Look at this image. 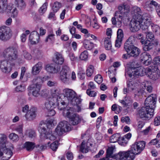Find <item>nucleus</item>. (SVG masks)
<instances>
[{"mask_svg": "<svg viewBox=\"0 0 160 160\" xmlns=\"http://www.w3.org/2000/svg\"><path fill=\"white\" fill-rule=\"evenodd\" d=\"M63 94L65 98H66L69 102L77 95L76 92L72 89L66 88L63 90Z\"/></svg>", "mask_w": 160, "mask_h": 160, "instance_id": "15", "label": "nucleus"}, {"mask_svg": "<svg viewBox=\"0 0 160 160\" xmlns=\"http://www.w3.org/2000/svg\"><path fill=\"white\" fill-rule=\"evenodd\" d=\"M118 9L119 11L117 12H120L125 13L129 11V8L127 5L121 4L118 6Z\"/></svg>", "mask_w": 160, "mask_h": 160, "instance_id": "26", "label": "nucleus"}, {"mask_svg": "<svg viewBox=\"0 0 160 160\" xmlns=\"http://www.w3.org/2000/svg\"><path fill=\"white\" fill-rule=\"evenodd\" d=\"M120 65V63L118 62H114L113 64V66L109 68L108 70V74H111L112 73H113V70L111 71V69L112 68H114L115 67H118Z\"/></svg>", "mask_w": 160, "mask_h": 160, "instance_id": "49", "label": "nucleus"}, {"mask_svg": "<svg viewBox=\"0 0 160 160\" xmlns=\"http://www.w3.org/2000/svg\"><path fill=\"white\" fill-rule=\"evenodd\" d=\"M50 142H48V144H44V145H37L35 147V150L36 152H41L46 150L48 146H49V144Z\"/></svg>", "mask_w": 160, "mask_h": 160, "instance_id": "25", "label": "nucleus"}, {"mask_svg": "<svg viewBox=\"0 0 160 160\" xmlns=\"http://www.w3.org/2000/svg\"><path fill=\"white\" fill-rule=\"evenodd\" d=\"M149 145H156V146L158 147H160V142L157 140L156 139H154L152 140L149 143Z\"/></svg>", "mask_w": 160, "mask_h": 160, "instance_id": "46", "label": "nucleus"}, {"mask_svg": "<svg viewBox=\"0 0 160 160\" xmlns=\"http://www.w3.org/2000/svg\"><path fill=\"white\" fill-rule=\"evenodd\" d=\"M88 52L87 51H84L82 52L79 56L80 59L82 60H86L88 58Z\"/></svg>", "mask_w": 160, "mask_h": 160, "instance_id": "43", "label": "nucleus"}, {"mask_svg": "<svg viewBox=\"0 0 160 160\" xmlns=\"http://www.w3.org/2000/svg\"><path fill=\"white\" fill-rule=\"evenodd\" d=\"M81 101L82 100L80 98L78 97L77 95L74 97L70 102L72 105H77L80 104Z\"/></svg>", "mask_w": 160, "mask_h": 160, "instance_id": "34", "label": "nucleus"}, {"mask_svg": "<svg viewBox=\"0 0 160 160\" xmlns=\"http://www.w3.org/2000/svg\"><path fill=\"white\" fill-rule=\"evenodd\" d=\"M131 13L134 18H143L141 9L137 6H135L132 8Z\"/></svg>", "mask_w": 160, "mask_h": 160, "instance_id": "16", "label": "nucleus"}, {"mask_svg": "<svg viewBox=\"0 0 160 160\" xmlns=\"http://www.w3.org/2000/svg\"><path fill=\"white\" fill-rule=\"evenodd\" d=\"M71 71L67 66H64L60 72V79L63 83L68 84L70 82V76Z\"/></svg>", "mask_w": 160, "mask_h": 160, "instance_id": "8", "label": "nucleus"}, {"mask_svg": "<svg viewBox=\"0 0 160 160\" xmlns=\"http://www.w3.org/2000/svg\"><path fill=\"white\" fill-rule=\"evenodd\" d=\"M58 108L60 110H63L62 114L64 117H67L72 120H79L80 119L78 115L73 112L74 111L73 108L68 107L66 108L63 107L60 108L58 107Z\"/></svg>", "mask_w": 160, "mask_h": 160, "instance_id": "9", "label": "nucleus"}, {"mask_svg": "<svg viewBox=\"0 0 160 160\" xmlns=\"http://www.w3.org/2000/svg\"><path fill=\"white\" fill-rule=\"evenodd\" d=\"M2 55L7 59L0 61V69L4 73L9 74L14 66L13 61L18 58V51L14 47H9L4 50Z\"/></svg>", "mask_w": 160, "mask_h": 160, "instance_id": "1", "label": "nucleus"}, {"mask_svg": "<svg viewBox=\"0 0 160 160\" xmlns=\"http://www.w3.org/2000/svg\"><path fill=\"white\" fill-rule=\"evenodd\" d=\"M86 92L90 97H94L96 96V92L94 91L91 90L90 89L87 90Z\"/></svg>", "mask_w": 160, "mask_h": 160, "instance_id": "57", "label": "nucleus"}, {"mask_svg": "<svg viewBox=\"0 0 160 160\" xmlns=\"http://www.w3.org/2000/svg\"><path fill=\"white\" fill-rule=\"evenodd\" d=\"M45 137L47 138H49L51 140H54L55 139V137L54 136L52 135V131L51 130H49V133L47 134Z\"/></svg>", "mask_w": 160, "mask_h": 160, "instance_id": "53", "label": "nucleus"}, {"mask_svg": "<svg viewBox=\"0 0 160 160\" xmlns=\"http://www.w3.org/2000/svg\"><path fill=\"white\" fill-rule=\"evenodd\" d=\"M52 96L53 97L50 99L49 101L45 104V108L47 110L54 108L56 105L59 104V99H60V97L57 94H53Z\"/></svg>", "mask_w": 160, "mask_h": 160, "instance_id": "12", "label": "nucleus"}, {"mask_svg": "<svg viewBox=\"0 0 160 160\" xmlns=\"http://www.w3.org/2000/svg\"><path fill=\"white\" fill-rule=\"evenodd\" d=\"M119 160H133L135 156L130 150L119 152L118 155Z\"/></svg>", "mask_w": 160, "mask_h": 160, "instance_id": "14", "label": "nucleus"}, {"mask_svg": "<svg viewBox=\"0 0 160 160\" xmlns=\"http://www.w3.org/2000/svg\"><path fill=\"white\" fill-rule=\"evenodd\" d=\"M122 39H121L120 40H119V39L117 38L116 41L115 46L118 48L120 47L122 43Z\"/></svg>", "mask_w": 160, "mask_h": 160, "instance_id": "62", "label": "nucleus"}, {"mask_svg": "<svg viewBox=\"0 0 160 160\" xmlns=\"http://www.w3.org/2000/svg\"><path fill=\"white\" fill-rule=\"evenodd\" d=\"M17 2L18 7L20 9L24 8L25 7V3L23 0H17Z\"/></svg>", "mask_w": 160, "mask_h": 160, "instance_id": "45", "label": "nucleus"}, {"mask_svg": "<svg viewBox=\"0 0 160 160\" xmlns=\"http://www.w3.org/2000/svg\"><path fill=\"white\" fill-rule=\"evenodd\" d=\"M124 99L127 106H128L129 104L132 102V100L130 97H126Z\"/></svg>", "mask_w": 160, "mask_h": 160, "instance_id": "61", "label": "nucleus"}, {"mask_svg": "<svg viewBox=\"0 0 160 160\" xmlns=\"http://www.w3.org/2000/svg\"><path fill=\"white\" fill-rule=\"evenodd\" d=\"M26 135L31 138H34L36 136V134L35 131L32 129L28 130L26 131Z\"/></svg>", "mask_w": 160, "mask_h": 160, "instance_id": "38", "label": "nucleus"}, {"mask_svg": "<svg viewBox=\"0 0 160 160\" xmlns=\"http://www.w3.org/2000/svg\"><path fill=\"white\" fill-rule=\"evenodd\" d=\"M39 35L36 32L34 33L30 34L29 37V40L32 44L37 43L39 42Z\"/></svg>", "mask_w": 160, "mask_h": 160, "instance_id": "18", "label": "nucleus"}, {"mask_svg": "<svg viewBox=\"0 0 160 160\" xmlns=\"http://www.w3.org/2000/svg\"><path fill=\"white\" fill-rule=\"evenodd\" d=\"M111 21L112 24L114 25H116L118 27H120L122 25V22L121 20H117L115 18H112Z\"/></svg>", "mask_w": 160, "mask_h": 160, "instance_id": "39", "label": "nucleus"}, {"mask_svg": "<svg viewBox=\"0 0 160 160\" xmlns=\"http://www.w3.org/2000/svg\"><path fill=\"white\" fill-rule=\"evenodd\" d=\"M53 64H48L46 65V70L48 72L52 73V72L53 71L52 69Z\"/></svg>", "mask_w": 160, "mask_h": 160, "instance_id": "56", "label": "nucleus"}, {"mask_svg": "<svg viewBox=\"0 0 160 160\" xmlns=\"http://www.w3.org/2000/svg\"><path fill=\"white\" fill-rule=\"evenodd\" d=\"M37 109L34 107L31 108L25 114V117L29 120L34 119L36 117Z\"/></svg>", "mask_w": 160, "mask_h": 160, "instance_id": "17", "label": "nucleus"}, {"mask_svg": "<svg viewBox=\"0 0 160 160\" xmlns=\"http://www.w3.org/2000/svg\"><path fill=\"white\" fill-rule=\"evenodd\" d=\"M32 82L33 84L30 85L28 88L29 90L32 91L33 96L35 97H38L40 94L39 92L43 80L41 78L37 77L33 79Z\"/></svg>", "mask_w": 160, "mask_h": 160, "instance_id": "6", "label": "nucleus"}, {"mask_svg": "<svg viewBox=\"0 0 160 160\" xmlns=\"http://www.w3.org/2000/svg\"><path fill=\"white\" fill-rule=\"evenodd\" d=\"M42 63L38 62L32 68V73L33 75H36L38 74L42 68Z\"/></svg>", "mask_w": 160, "mask_h": 160, "instance_id": "22", "label": "nucleus"}, {"mask_svg": "<svg viewBox=\"0 0 160 160\" xmlns=\"http://www.w3.org/2000/svg\"><path fill=\"white\" fill-rule=\"evenodd\" d=\"M156 97L155 95L151 94L144 102V106L138 110V114L141 118L150 119L153 116L155 107Z\"/></svg>", "mask_w": 160, "mask_h": 160, "instance_id": "2", "label": "nucleus"}, {"mask_svg": "<svg viewBox=\"0 0 160 160\" xmlns=\"http://www.w3.org/2000/svg\"><path fill=\"white\" fill-rule=\"evenodd\" d=\"M142 89H140L137 92L134 94V97H135L136 96H138V97H140L144 93V88H142Z\"/></svg>", "mask_w": 160, "mask_h": 160, "instance_id": "59", "label": "nucleus"}, {"mask_svg": "<svg viewBox=\"0 0 160 160\" xmlns=\"http://www.w3.org/2000/svg\"><path fill=\"white\" fill-rule=\"evenodd\" d=\"M159 70L157 66H150L148 68L147 74L151 79L156 80L159 77Z\"/></svg>", "mask_w": 160, "mask_h": 160, "instance_id": "13", "label": "nucleus"}, {"mask_svg": "<svg viewBox=\"0 0 160 160\" xmlns=\"http://www.w3.org/2000/svg\"><path fill=\"white\" fill-rule=\"evenodd\" d=\"M23 56L24 58L28 60H30L32 58L31 54L26 51L24 52Z\"/></svg>", "mask_w": 160, "mask_h": 160, "instance_id": "60", "label": "nucleus"}, {"mask_svg": "<svg viewBox=\"0 0 160 160\" xmlns=\"http://www.w3.org/2000/svg\"><path fill=\"white\" fill-rule=\"evenodd\" d=\"M128 142V140L127 139H125L124 137L120 138L118 140V144L122 146H126Z\"/></svg>", "mask_w": 160, "mask_h": 160, "instance_id": "40", "label": "nucleus"}, {"mask_svg": "<svg viewBox=\"0 0 160 160\" xmlns=\"http://www.w3.org/2000/svg\"><path fill=\"white\" fill-rule=\"evenodd\" d=\"M150 58H151L150 55L146 52H144L142 53L140 56V60L141 62L145 61L147 60H150Z\"/></svg>", "mask_w": 160, "mask_h": 160, "instance_id": "29", "label": "nucleus"}, {"mask_svg": "<svg viewBox=\"0 0 160 160\" xmlns=\"http://www.w3.org/2000/svg\"><path fill=\"white\" fill-rule=\"evenodd\" d=\"M146 33L147 38L148 39L152 41L154 39V36L153 33L151 32L147 31Z\"/></svg>", "mask_w": 160, "mask_h": 160, "instance_id": "51", "label": "nucleus"}, {"mask_svg": "<svg viewBox=\"0 0 160 160\" xmlns=\"http://www.w3.org/2000/svg\"><path fill=\"white\" fill-rule=\"evenodd\" d=\"M143 83L144 84H142V87L143 88L144 87L145 88H146V90L147 91L149 92H151L152 90V88L151 86L148 85V82L146 81L145 82H143Z\"/></svg>", "mask_w": 160, "mask_h": 160, "instance_id": "44", "label": "nucleus"}, {"mask_svg": "<svg viewBox=\"0 0 160 160\" xmlns=\"http://www.w3.org/2000/svg\"><path fill=\"white\" fill-rule=\"evenodd\" d=\"M140 52V49L134 46L130 52H128L130 56L132 57H136L139 56Z\"/></svg>", "mask_w": 160, "mask_h": 160, "instance_id": "23", "label": "nucleus"}, {"mask_svg": "<svg viewBox=\"0 0 160 160\" xmlns=\"http://www.w3.org/2000/svg\"><path fill=\"white\" fill-rule=\"evenodd\" d=\"M12 36L11 30L8 27L3 26L0 28V39L6 41L9 40Z\"/></svg>", "mask_w": 160, "mask_h": 160, "instance_id": "11", "label": "nucleus"}, {"mask_svg": "<svg viewBox=\"0 0 160 160\" xmlns=\"http://www.w3.org/2000/svg\"><path fill=\"white\" fill-rule=\"evenodd\" d=\"M132 37H130L124 43V49L127 53L130 52L134 46L132 41Z\"/></svg>", "mask_w": 160, "mask_h": 160, "instance_id": "21", "label": "nucleus"}, {"mask_svg": "<svg viewBox=\"0 0 160 160\" xmlns=\"http://www.w3.org/2000/svg\"><path fill=\"white\" fill-rule=\"evenodd\" d=\"M61 3L58 2H55L53 4L52 9L54 12H57L61 7Z\"/></svg>", "mask_w": 160, "mask_h": 160, "instance_id": "33", "label": "nucleus"}, {"mask_svg": "<svg viewBox=\"0 0 160 160\" xmlns=\"http://www.w3.org/2000/svg\"><path fill=\"white\" fill-rule=\"evenodd\" d=\"M94 67L92 65H90L86 71V74L88 76L91 77L93 73Z\"/></svg>", "mask_w": 160, "mask_h": 160, "instance_id": "35", "label": "nucleus"}, {"mask_svg": "<svg viewBox=\"0 0 160 160\" xmlns=\"http://www.w3.org/2000/svg\"><path fill=\"white\" fill-rule=\"evenodd\" d=\"M124 16V13L120 12H116L115 14V17L112 18H115L117 20H122Z\"/></svg>", "mask_w": 160, "mask_h": 160, "instance_id": "37", "label": "nucleus"}, {"mask_svg": "<svg viewBox=\"0 0 160 160\" xmlns=\"http://www.w3.org/2000/svg\"><path fill=\"white\" fill-rule=\"evenodd\" d=\"M132 37H130L124 43V49L127 53L130 52L134 46L132 41Z\"/></svg>", "mask_w": 160, "mask_h": 160, "instance_id": "20", "label": "nucleus"}, {"mask_svg": "<svg viewBox=\"0 0 160 160\" xmlns=\"http://www.w3.org/2000/svg\"><path fill=\"white\" fill-rule=\"evenodd\" d=\"M95 81L98 84H100L102 81V78L99 74L96 75L94 78Z\"/></svg>", "mask_w": 160, "mask_h": 160, "instance_id": "52", "label": "nucleus"}, {"mask_svg": "<svg viewBox=\"0 0 160 160\" xmlns=\"http://www.w3.org/2000/svg\"><path fill=\"white\" fill-rule=\"evenodd\" d=\"M105 47L108 50H109L111 49L112 45L111 41L109 39H105L104 42Z\"/></svg>", "mask_w": 160, "mask_h": 160, "instance_id": "42", "label": "nucleus"}, {"mask_svg": "<svg viewBox=\"0 0 160 160\" xmlns=\"http://www.w3.org/2000/svg\"><path fill=\"white\" fill-rule=\"evenodd\" d=\"M113 152V148L112 147H109L107 149V155L106 157L105 158H103L100 159L99 160H108V158L110 157Z\"/></svg>", "mask_w": 160, "mask_h": 160, "instance_id": "32", "label": "nucleus"}, {"mask_svg": "<svg viewBox=\"0 0 160 160\" xmlns=\"http://www.w3.org/2000/svg\"><path fill=\"white\" fill-rule=\"evenodd\" d=\"M155 63L156 64L160 65V57L158 56L155 58L153 59Z\"/></svg>", "mask_w": 160, "mask_h": 160, "instance_id": "64", "label": "nucleus"}, {"mask_svg": "<svg viewBox=\"0 0 160 160\" xmlns=\"http://www.w3.org/2000/svg\"><path fill=\"white\" fill-rule=\"evenodd\" d=\"M7 139L5 135L0 134V160H8L12 155L11 148L6 147Z\"/></svg>", "mask_w": 160, "mask_h": 160, "instance_id": "4", "label": "nucleus"}, {"mask_svg": "<svg viewBox=\"0 0 160 160\" xmlns=\"http://www.w3.org/2000/svg\"><path fill=\"white\" fill-rule=\"evenodd\" d=\"M58 142L55 141L50 145V148L53 151H56L58 147Z\"/></svg>", "mask_w": 160, "mask_h": 160, "instance_id": "50", "label": "nucleus"}, {"mask_svg": "<svg viewBox=\"0 0 160 160\" xmlns=\"http://www.w3.org/2000/svg\"><path fill=\"white\" fill-rule=\"evenodd\" d=\"M89 150V147L86 145L84 141H83L81 145L80 150L83 153H86L88 152Z\"/></svg>", "mask_w": 160, "mask_h": 160, "instance_id": "31", "label": "nucleus"}, {"mask_svg": "<svg viewBox=\"0 0 160 160\" xmlns=\"http://www.w3.org/2000/svg\"><path fill=\"white\" fill-rule=\"evenodd\" d=\"M35 147V144L32 142H27L24 144V148L28 151H31Z\"/></svg>", "mask_w": 160, "mask_h": 160, "instance_id": "27", "label": "nucleus"}, {"mask_svg": "<svg viewBox=\"0 0 160 160\" xmlns=\"http://www.w3.org/2000/svg\"><path fill=\"white\" fill-rule=\"evenodd\" d=\"M150 19L146 17L143 18H134L131 20L130 23V29L133 32L138 31L140 28L147 29L150 23Z\"/></svg>", "mask_w": 160, "mask_h": 160, "instance_id": "3", "label": "nucleus"}, {"mask_svg": "<svg viewBox=\"0 0 160 160\" xmlns=\"http://www.w3.org/2000/svg\"><path fill=\"white\" fill-rule=\"evenodd\" d=\"M25 90V87L24 85H20L17 86L15 88V91L17 92H22Z\"/></svg>", "mask_w": 160, "mask_h": 160, "instance_id": "47", "label": "nucleus"}, {"mask_svg": "<svg viewBox=\"0 0 160 160\" xmlns=\"http://www.w3.org/2000/svg\"><path fill=\"white\" fill-rule=\"evenodd\" d=\"M145 145L146 142L144 141L135 142L131 146L130 151L135 156L139 154L144 149Z\"/></svg>", "mask_w": 160, "mask_h": 160, "instance_id": "10", "label": "nucleus"}, {"mask_svg": "<svg viewBox=\"0 0 160 160\" xmlns=\"http://www.w3.org/2000/svg\"><path fill=\"white\" fill-rule=\"evenodd\" d=\"M153 43L148 40L145 42L143 46V49L145 51H149L153 48Z\"/></svg>", "mask_w": 160, "mask_h": 160, "instance_id": "24", "label": "nucleus"}, {"mask_svg": "<svg viewBox=\"0 0 160 160\" xmlns=\"http://www.w3.org/2000/svg\"><path fill=\"white\" fill-rule=\"evenodd\" d=\"M48 114L49 116H52L56 113L55 111L52 108L49 110H48Z\"/></svg>", "mask_w": 160, "mask_h": 160, "instance_id": "63", "label": "nucleus"}, {"mask_svg": "<svg viewBox=\"0 0 160 160\" xmlns=\"http://www.w3.org/2000/svg\"><path fill=\"white\" fill-rule=\"evenodd\" d=\"M64 59L62 55L58 52H56L55 57L53 58V61L56 64L62 65L64 62Z\"/></svg>", "mask_w": 160, "mask_h": 160, "instance_id": "19", "label": "nucleus"}, {"mask_svg": "<svg viewBox=\"0 0 160 160\" xmlns=\"http://www.w3.org/2000/svg\"><path fill=\"white\" fill-rule=\"evenodd\" d=\"M120 137V136L119 133H117L113 134L110 137V142L111 143H115L117 142H118Z\"/></svg>", "mask_w": 160, "mask_h": 160, "instance_id": "28", "label": "nucleus"}, {"mask_svg": "<svg viewBox=\"0 0 160 160\" xmlns=\"http://www.w3.org/2000/svg\"><path fill=\"white\" fill-rule=\"evenodd\" d=\"M54 34H52L48 35L45 40L46 42H48L49 39L51 41L53 42L54 41Z\"/></svg>", "mask_w": 160, "mask_h": 160, "instance_id": "58", "label": "nucleus"}, {"mask_svg": "<svg viewBox=\"0 0 160 160\" xmlns=\"http://www.w3.org/2000/svg\"><path fill=\"white\" fill-rule=\"evenodd\" d=\"M47 6L48 3L47 2L45 3L39 9V12L42 13H44L47 10Z\"/></svg>", "mask_w": 160, "mask_h": 160, "instance_id": "55", "label": "nucleus"}, {"mask_svg": "<svg viewBox=\"0 0 160 160\" xmlns=\"http://www.w3.org/2000/svg\"><path fill=\"white\" fill-rule=\"evenodd\" d=\"M9 139L13 141L17 142L19 139L18 136L14 133H12L10 134L9 136Z\"/></svg>", "mask_w": 160, "mask_h": 160, "instance_id": "41", "label": "nucleus"}, {"mask_svg": "<svg viewBox=\"0 0 160 160\" xmlns=\"http://www.w3.org/2000/svg\"><path fill=\"white\" fill-rule=\"evenodd\" d=\"M52 69L53 71L52 72V73H57L60 70V66L53 64Z\"/></svg>", "mask_w": 160, "mask_h": 160, "instance_id": "54", "label": "nucleus"}, {"mask_svg": "<svg viewBox=\"0 0 160 160\" xmlns=\"http://www.w3.org/2000/svg\"><path fill=\"white\" fill-rule=\"evenodd\" d=\"M56 124V121H42L39 124L38 129L41 133L42 135H44L45 137L47 134L49 133V132H46L45 127H47L49 129H51Z\"/></svg>", "mask_w": 160, "mask_h": 160, "instance_id": "7", "label": "nucleus"}, {"mask_svg": "<svg viewBox=\"0 0 160 160\" xmlns=\"http://www.w3.org/2000/svg\"><path fill=\"white\" fill-rule=\"evenodd\" d=\"M123 37V32L122 29H118L117 32V38L122 39Z\"/></svg>", "mask_w": 160, "mask_h": 160, "instance_id": "48", "label": "nucleus"}, {"mask_svg": "<svg viewBox=\"0 0 160 160\" xmlns=\"http://www.w3.org/2000/svg\"><path fill=\"white\" fill-rule=\"evenodd\" d=\"M84 47L88 50L91 49L93 47V44L88 40H85L83 42Z\"/></svg>", "mask_w": 160, "mask_h": 160, "instance_id": "30", "label": "nucleus"}, {"mask_svg": "<svg viewBox=\"0 0 160 160\" xmlns=\"http://www.w3.org/2000/svg\"><path fill=\"white\" fill-rule=\"evenodd\" d=\"M79 121H62L60 122L55 131L57 134L60 136L64 133L71 130L72 125H76L78 124Z\"/></svg>", "mask_w": 160, "mask_h": 160, "instance_id": "5", "label": "nucleus"}, {"mask_svg": "<svg viewBox=\"0 0 160 160\" xmlns=\"http://www.w3.org/2000/svg\"><path fill=\"white\" fill-rule=\"evenodd\" d=\"M127 85L129 91H133L135 88V84L132 81H128L127 82Z\"/></svg>", "mask_w": 160, "mask_h": 160, "instance_id": "36", "label": "nucleus"}]
</instances>
